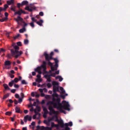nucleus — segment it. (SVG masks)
I'll use <instances>...</instances> for the list:
<instances>
[{"label":"nucleus","instance_id":"obj_12","mask_svg":"<svg viewBox=\"0 0 130 130\" xmlns=\"http://www.w3.org/2000/svg\"><path fill=\"white\" fill-rule=\"evenodd\" d=\"M15 112L18 113H21L22 112H20V108L17 106L15 108Z\"/></svg>","mask_w":130,"mask_h":130},{"label":"nucleus","instance_id":"obj_7","mask_svg":"<svg viewBox=\"0 0 130 130\" xmlns=\"http://www.w3.org/2000/svg\"><path fill=\"white\" fill-rule=\"evenodd\" d=\"M48 65L50 66L51 70L52 71H54L55 70H57V68H55L53 66L52 63L51 62H48Z\"/></svg>","mask_w":130,"mask_h":130},{"label":"nucleus","instance_id":"obj_4","mask_svg":"<svg viewBox=\"0 0 130 130\" xmlns=\"http://www.w3.org/2000/svg\"><path fill=\"white\" fill-rule=\"evenodd\" d=\"M36 9V7L34 6V4H30L29 6H27L25 8V9L28 11L32 12L34 10H35Z\"/></svg>","mask_w":130,"mask_h":130},{"label":"nucleus","instance_id":"obj_20","mask_svg":"<svg viewBox=\"0 0 130 130\" xmlns=\"http://www.w3.org/2000/svg\"><path fill=\"white\" fill-rule=\"evenodd\" d=\"M42 67H41V66L38 67H37L36 69H35V71L36 72H38L39 71H40Z\"/></svg>","mask_w":130,"mask_h":130},{"label":"nucleus","instance_id":"obj_51","mask_svg":"<svg viewBox=\"0 0 130 130\" xmlns=\"http://www.w3.org/2000/svg\"><path fill=\"white\" fill-rule=\"evenodd\" d=\"M21 5V4L20 3H18L17 4V7L19 9Z\"/></svg>","mask_w":130,"mask_h":130},{"label":"nucleus","instance_id":"obj_34","mask_svg":"<svg viewBox=\"0 0 130 130\" xmlns=\"http://www.w3.org/2000/svg\"><path fill=\"white\" fill-rule=\"evenodd\" d=\"M9 96V94L8 93H7V94L3 96V99H6L7 97H8Z\"/></svg>","mask_w":130,"mask_h":130},{"label":"nucleus","instance_id":"obj_8","mask_svg":"<svg viewBox=\"0 0 130 130\" xmlns=\"http://www.w3.org/2000/svg\"><path fill=\"white\" fill-rule=\"evenodd\" d=\"M14 20L18 23V24H19V21L21 22L23 21V19L20 16H18L17 18H14Z\"/></svg>","mask_w":130,"mask_h":130},{"label":"nucleus","instance_id":"obj_32","mask_svg":"<svg viewBox=\"0 0 130 130\" xmlns=\"http://www.w3.org/2000/svg\"><path fill=\"white\" fill-rule=\"evenodd\" d=\"M29 43V40L27 39H25L24 41V43L25 44L27 45Z\"/></svg>","mask_w":130,"mask_h":130},{"label":"nucleus","instance_id":"obj_59","mask_svg":"<svg viewBox=\"0 0 130 130\" xmlns=\"http://www.w3.org/2000/svg\"><path fill=\"white\" fill-rule=\"evenodd\" d=\"M14 104H18V102L16 100V99H15L14 101Z\"/></svg>","mask_w":130,"mask_h":130},{"label":"nucleus","instance_id":"obj_31","mask_svg":"<svg viewBox=\"0 0 130 130\" xmlns=\"http://www.w3.org/2000/svg\"><path fill=\"white\" fill-rule=\"evenodd\" d=\"M43 110L44 111V113L47 114L48 113V111L46 108H44Z\"/></svg>","mask_w":130,"mask_h":130},{"label":"nucleus","instance_id":"obj_47","mask_svg":"<svg viewBox=\"0 0 130 130\" xmlns=\"http://www.w3.org/2000/svg\"><path fill=\"white\" fill-rule=\"evenodd\" d=\"M16 90L15 89H12L11 90V92L14 93H15Z\"/></svg>","mask_w":130,"mask_h":130},{"label":"nucleus","instance_id":"obj_11","mask_svg":"<svg viewBox=\"0 0 130 130\" xmlns=\"http://www.w3.org/2000/svg\"><path fill=\"white\" fill-rule=\"evenodd\" d=\"M43 23V21L42 20H40L39 21L36 22V23L40 26H42V24Z\"/></svg>","mask_w":130,"mask_h":130},{"label":"nucleus","instance_id":"obj_28","mask_svg":"<svg viewBox=\"0 0 130 130\" xmlns=\"http://www.w3.org/2000/svg\"><path fill=\"white\" fill-rule=\"evenodd\" d=\"M52 85L53 86H55L56 85H59V83L56 81H53L52 82Z\"/></svg>","mask_w":130,"mask_h":130},{"label":"nucleus","instance_id":"obj_17","mask_svg":"<svg viewBox=\"0 0 130 130\" xmlns=\"http://www.w3.org/2000/svg\"><path fill=\"white\" fill-rule=\"evenodd\" d=\"M56 74L55 73H52L51 75H48V74L45 75V77H47V76L49 77V76H52L53 77H55Z\"/></svg>","mask_w":130,"mask_h":130},{"label":"nucleus","instance_id":"obj_38","mask_svg":"<svg viewBox=\"0 0 130 130\" xmlns=\"http://www.w3.org/2000/svg\"><path fill=\"white\" fill-rule=\"evenodd\" d=\"M13 80L14 81V83H17L19 81V79L17 78H14V80Z\"/></svg>","mask_w":130,"mask_h":130},{"label":"nucleus","instance_id":"obj_39","mask_svg":"<svg viewBox=\"0 0 130 130\" xmlns=\"http://www.w3.org/2000/svg\"><path fill=\"white\" fill-rule=\"evenodd\" d=\"M54 60L55 61V63H58L59 62V60H58L57 58H54Z\"/></svg>","mask_w":130,"mask_h":130},{"label":"nucleus","instance_id":"obj_3","mask_svg":"<svg viewBox=\"0 0 130 130\" xmlns=\"http://www.w3.org/2000/svg\"><path fill=\"white\" fill-rule=\"evenodd\" d=\"M48 106V109L50 111L49 114L50 115H52V114H55V115H57L59 113V112L58 111H56L53 109V106H52V104H47V102L46 104Z\"/></svg>","mask_w":130,"mask_h":130},{"label":"nucleus","instance_id":"obj_37","mask_svg":"<svg viewBox=\"0 0 130 130\" xmlns=\"http://www.w3.org/2000/svg\"><path fill=\"white\" fill-rule=\"evenodd\" d=\"M11 114V112L10 111H7L5 113L6 115L10 116Z\"/></svg>","mask_w":130,"mask_h":130},{"label":"nucleus","instance_id":"obj_22","mask_svg":"<svg viewBox=\"0 0 130 130\" xmlns=\"http://www.w3.org/2000/svg\"><path fill=\"white\" fill-rule=\"evenodd\" d=\"M34 109H36V110L38 112H40L41 111V108L38 105L36 106V108Z\"/></svg>","mask_w":130,"mask_h":130},{"label":"nucleus","instance_id":"obj_27","mask_svg":"<svg viewBox=\"0 0 130 130\" xmlns=\"http://www.w3.org/2000/svg\"><path fill=\"white\" fill-rule=\"evenodd\" d=\"M14 84V82L13 80H11L10 82L9 83V85L10 87H11L12 86L13 84Z\"/></svg>","mask_w":130,"mask_h":130},{"label":"nucleus","instance_id":"obj_55","mask_svg":"<svg viewBox=\"0 0 130 130\" xmlns=\"http://www.w3.org/2000/svg\"><path fill=\"white\" fill-rule=\"evenodd\" d=\"M60 96L63 99H65V95H61Z\"/></svg>","mask_w":130,"mask_h":130},{"label":"nucleus","instance_id":"obj_18","mask_svg":"<svg viewBox=\"0 0 130 130\" xmlns=\"http://www.w3.org/2000/svg\"><path fill=\"white\" fill-rule=\"evenodd\" d=\"M11 64V62L9 60H7L5 62V65L6 66H9Z\"/></svg>","mask_w":130,"mask_h":130},{"label":"nucleus","instance_id":"obj_13","mask_svg":"<svg viewBox=\"0 0 130 130\" xmlns=\"http://www.w3.org/2000/svg\"><path fill=\"white\" fill-rule=\"evenodd\" d=\"M58 123L62 127H64V124L62 120H61L60 121H59L58 122Z\"/></svg>","mask_w":130,"mask_h":130},{"label":"nucleus","instance_id":"obj_62","mask_svg":"<svg viewBox=\"0 0 130 130\" xmlns=\"http://www.w3.org/2000/svg\"><path fill=\"white\" fill-rule=\"evenodd\" d=\"M42 68L43 69V71L44 72L46 71V67H42Z\"/></svg>","mask_w":130,"mask_h":130},{"label":"nucleus","instance_id":"obj_24","mask_svg":"<svg viewBox=\"0 0 130 130\" xmlns=\"http://www.w3.org/2000/svg\"><path fill=\"white\" fill-rule=\"evenodd\" d=\"M52 96L53 98L54 97H58V94L56 92H53V93L52 95Z\"/></svg>","mask_w":130,"mask_h":130},{"label":"nucleus","instance_id":"obj_33","mask_svg":"<svg viewBox=\"0 0 130 130\" xmlns=\"http://www.w3.org/2000/svg\"><path fill=\"white\" fill-rule=\"evenodd\" d=\"M57 115H55L54 116V117H55V118L56 119V120H55V121L58 122H59V120L58 119V118Z\"/></svg>","mask_w":130,"mask_h":130},{"label":"nucleus","instance_id":"obj_42","mask_svg":"<svg viewBox=\"0 0 130 130\" xmlns=\"http://www.w3.org/2000/svg\"><path fill=\"white\" fill-rule=\"evenodd\" d=\"M31 119H32L31 117V116H29L28 115V119H28V120L29 121H30L31 120Z\"/></svg>","mask_w":130,"mask_h":130},{"label":"nucleus","instance_id":"obj_21","mask_svg":"<svg viewBox=\"0 0 130 130\" xmlns=\"http://www.w3.org/2000/svg\"><path fill=\"white\" fill-rule=\"evenodd\" d=\"M26 29L25 27H23L22 29L19 30V32L20 33H22L26 31Z\"/></svg>","mask_w":130,"mask_h":130},{"label":"nucleus","instance_id":"obj_56","mask_svg":"<svg viewBox=\"0 0 130 130\" xmlns=\"http://www.w3.org/2000/svg\"><path fill=\"white\" fill-rule=\"evenodd\" d=\"M21 95L22 97L21 98L23 99L24 98V94L23 93H21Z\"/></svg>","mask_w":130,"mask_h":130},{"label":"nucleus","instance_id":"obj_46","mask_svg":"<svg viewBox=\"0 0 130 130\" xmlns=\"http://www.w3.org/2000/svg\"><path fill=\"white\" fill-rule=\"evenodd\" d=\"M32 20L34 22H37V20L35 19L34 18L32 17L31 18Z\"/></svg>","mask_w":130,"mask_h":130},{"label":"nucleus","instance_id":"obj_1","mask_svg":"<svg viewBox=\"0 0 130 130\" xmlns=\"http://www.w3.org/2000/svg\"><path fill=\"white\" fill-rule=\"evenodd\" d=\"M52 101H49L47 102V104H52L54 108H56L58 110L60 111L62 108L69 111L70 110L69 108L70 105L68 102H66L63 105L60 103V100L59 98L56 99L55 98H52Z\"/></svg>","mask_w":130,"mask_h":130},{"label":"nucleus","instance_id":"obj_5","mask_svg":"<svg viewBox=\"0 0 130 130\" xmlns=\"http://www.w3.org/2000/svg\"><path fill=\"white\" fill-rule=\"evenodd\" d=\"M22 13H23L24 14H27V13L23 11L22 9H21L20 10L18 11H17L15 12L14 13V15L18 14L19 15H20Z\"/></svg>","mask_w":130,"mask_h":130},{"label":"nucleus","instance_id":"obj_10","mask_svg":"<svg viewBox=\"0 0 130 130\" xmlns=\"http://www.w3.org/2000/svg\"><path fill=\"white\" fill-rule=\"evenodd\" d=\"M73 125V123L72 122H70L68 123H66L64 124V126H71Z\"/></svg>","mask_w":130,"mask_h":130},{"label":"nucleus","instance_id":"obj_49","mask_svg":"<svg viewBox=\"0 0 130 130\" xmlns=\"http://www.w3.org/2000/svg\"><path fill=\"white\" fill-rule=\"evenodd\" d=\"M7 57L8 58H11V55L10 54H8L7 55Z\"/></svg>","mask_w":130,"mask_h":130},{"label":"nucleus","instance_id":"obj_44","mask_svg":"<svg viewBox=\"0 0 130 130\" xmlns=\"http://www.w3.org/2000/svg\"><path fill=\"white\" fill-rule=\"evenodd\" d=\"M17 44L18 46H21L22 45L21 43L20 42H18L17 43Z\"/></svg>","mask_w":130,"mask_h":130},{"label":"nucleus","instance_id":"obj_54","mask_svg":"<svg viewBox=\"0 0 130 130\" xmlns=\"http://www.w3.org/2000/svg\"><path fill=\"white\" fill-rule=\"evenodd\" d=\"M0 51L1 52H5V50L3 48H1L0 49Z\"/></svg>","mask_w":130,"mask_h":130},{"label":"nucleus","instance_id":"obj_2","mask_svg":"<svg viewBox=\"0 0 130 130\" xmlns=\"http://www.w3.org/2000/svg\"><path fill=\"white\" fill-rule=\"evenodd\" d=\"M12 46L13 47V48L11 49L10 50L12 55L13 56L15 55V57L16 58H17L18 56L20 55L22 53V51H19V47L17 45H16L15 44H13Z\"/></svg>","mask_w":130,"mask_h":130},{"label":"nucleus","instance_id":"obj_26","mask_svg":"<svg viewBox=\"0 0 130 130\" xmlns=\"http://www.w3.org/2000/svg\"><path fill=\"white\" fill-rule=\"evenodd\" d=\"M46 63L45 61H44L43 62V64L41 65V67H46Z\"/></svg>","mask_w":130,"mask_h":130},{"label":"nucleus","instance_id":"obj_64","mask_svg":"<svg viewBox=\"0 0 130 130\" xmlns=\"http://www.w3.org/2000/svg\"><path fill=\"white\" fill-rule=\"evenodd\" d=\"M3 19L4 20V21H7L8 20V17H5L4 18H3Z\"/></svg>","mask_w":130,"mask_h":130},{"label":"nucleus","instance_id":"obj_25","mask_svg":"<svg viewBox=\"0 0 130 130\" xmlns=\"http://www.w3.org/2000/svg\"><path fill=\"white\" fill-rule=\"evenodd\" d=\"M45 75L44 76V77L45 78H46L47 79V81L49 82H51V80L50 78V76H49V77L47 76V77H45Z\"/></svg>","mask_w":130,"mask_h":130},{"label":"nucleus","instance_id":"obj_63","mask_svg":"<svg viewBox=\"0 0 130 130\" xmlns=\"http://www.w3.org/2000/svg\"><path fill=\"white\" fill-rule=\"evenodd\" d=\"M60 112L62 113H63L64 114L66 113L65 111L64 110H63L62 109H61V110H60Z\"/></svg>","mask_w":130,"mask_h":130},{"label":"nucleus","instance_id":"obj_6","mask_svg":"<svg viewBox=\"0 0 130 130\" xmlns=\"http://www.w3.org/2000/svg\"><path fill=\"white\" fill-rule=\"evenodd\" d=\"M44 55L45 56V60L46 61H48V62H49L50 61H49V58L50 57V55L47 54L46 52L44 53Z\"/></svg>","mask_w":130,"mask_h":130},{"label":"nucleus","instance_id":"obj_15","mask_svg":"<svg viewBox=\"0 0 130 130\" xmlns=\"http://www.w3.org/2000/svg\"><path fill=\"white\" fill-rule=\"evenodd\" d=\"M14 0H10L7 1V3L8 5H10L11 4L14 3Z\"/></svg>","mask_w":130,"mask_h":130},{"label":"nucleus","instance_id":"obj_14","mask_svg":"<svg viewBox=\"0 0 130 130\" xmlns=\"http://www.w3.org/2000/svg\"><path fill=\"white\" fill-rule=\"evenodd\" d=\"M28 4V2L27 1H22L21 3V5H27Z\"/></svg>","mask_w":130,"mask_h":130},{"label":"nucleus","instance_id":"obj_53","mask_svg":"<svg viewBox=\"0 0 130 130\" xmlns=\"http://www.w3.org/2000/svg\"><path fill=\"white\" fill-rule=\"evenodd\" d=\"M15 96L16 98L18 99L19 98V94H16L15 95Z\"/></svg>","mask_w":130,"mask_h":130},{"label":"nucleus","instance_id":"obj_16","mask_svg":"<svg viewBox=\"0 0 130 130\" xmlns=\"http://www.w3.org/2000/svg\"><path fill=\"white\" fill-rule=\"evenodd\" d=\"M3 86L5 89L6 90H10V88H9L8 85L6 84H4L3 85Z\"/></svg>","mask_w":130,"mask_h":130},{"label":"nucleus","instance_id":"obj_29","mask_svg":"<svg viewBox=\"0 0 130 130\" xmlns=\"http://www.w3.org/2000/svg\"><path fill=\"white\" fill-rule=\"evenodd\" d=\"M28 117V115H27L24 118V121L25 122H26Z\"/></svg>","mask_w":130,"mask_h":130},{"label":"nucleus","instance_id":"obj_45","mask_svg":"<svg viewBox=\"0 0 130 130\" xmlns=\"http://www.w3.org/2000/svg\"><path fill=\"white\" fill-rule=\"evenodd\" d=\"M34 111L35 113V115H36V116L38 115V114L39 112L37 111L36 110V109H34Z\"/></svg>","mask_w":130,"mask_h":130},{"label":"nucleus","instance_id":"obj_30","mask_svg":"<svg viewBox=\"0 0 130 130\" xmlns=\"http://www.w3.org/2000/svg\"><path fill=\"white\" fill-rule=\"evenodd\" d=\"M4 8H3L4 11H6V9L8 7V6L7 4H5L4 5Z\"/></svg>","mask_w":130,"mask_h":130},{"label":"nucleus","instance_id":"obj_52","mask_svg":"<svg viewBox=\"0 0 130 130\" xmlns=\"http://www.w3.org/2000/svg\"><path fill=\"white\" fill-rule=\"evenodd\" d=\"M14 87L15 88H18L19 87V86L18 85L15 84L14 85Z\"/></svg>","mask_w":130,"mask_h":130},{"label":"nucleus","instance_id":"obj_60","mask_svg":"<svg viewBox=\"0 0 130 130\" xmlns=\"http://www.w3.org/2000/svg\"><path fill=\"white\" fill-rule=\"evenodd\" d=\"M39 14L41 16H43V12H39Z\"/></svg>","mask_w":130,"mask_h":130},{"label":"nucleus","instance_id":"obj_58","mask_svg":"<svg viewBox=\"0 0 130 130\" xmlns=\"http://www.w3.org/2000/svg\"><path fill=\"white\" fill-rule=\"evenodd\" d=\"M70 128L68 126H66L65 128V130H70Z\"/></svg>","mask_w":130,"mask_h":130},{"label":"nucleus","instance_id":"obj_40","mask_svg":"<svg viewBox=\"0 0 130 130\" xmlns=\"http://www.w3.org/2000/svg\"><path fill=\"white\" fill-rule=\"evenodd\" d=\"M18 99V103H21L23 99L20 98H19Z\"/></svg>","mask_w":130,"mask_h":130},{"label":"nucleus","instance_id":"obj_23","mask_svg":"<svg viewBox=\"0 0 130 130\" xmlns=\"http://www.w3.org/2000/svg\"><path fill=\"white\" fill-rule=\"evenodd\" d=\"M55 78L56 79H59V81L60 82L63 79V78L61 77L60 76H58L56 77H55Z\"/></svg>","mask_w":130,"mask_h":130},{"label":"nucleus","instance_id":"obj_9","mask_svg":"<svg viewBox=\"0 0 130 130\" xmlns=\"http://www.w3.org/2000/svg\"><path fill=\"white\" fill-rule=\"evenodd\" d=\"M53 92H56L59 91V88L58 87L54 86H53Z\"/></svg>","mask_w":130,"mask_h":130},{"label":"nucleus","instance_id":"obj_57","mask_svg":"<svg viewBox=\"0 0 130 130\" xmlns=\"http://www.w3.org/2000/svg\"><path fill=\"white\" fill-rule=\"evenodd\" d=\"M19 36H20V34H18L15 36V37H14V39H16V38H18V37H19Z\"/></svg>","mask_w":130,"mask_h":130},{"label":"nucleus","instance_id":"obj_41","mask_svg":"<svg viewBox=\"0 0 130 130\" xmlns=\"http://www.w3.org/2000/svg\"><path fill=\"white\" fill-rule=\"evenodd\" d=\"M47 86L48 88H50L52 86V85L51 83H49L47 84Z\"/></svg>","mask_w":130,"mask_h":130},{"label":"nucleus","instance_id":"obj_43","mask_svg":"<svg viewBox=\"0 0 130 130\" xmlns=\"http://www.w3.org/2000/svg\"><path fill=\"white\" fill-rule=\"evenodd\" d=\"M51 126L52 127H57L56 126V125L54 124V122H52L51 123Z\"/></svg>","mask_w":130,"mask_h":130},{"label":"nucleus","instance_id":"obj_48","mask_svg":"<svg viewBox=\"0 0 130 130\" xmlns=\"http://www.w3.org/2000/svg\"><path fill=\"white\" fill-rule=\"evenodd\" d=\"M30 26L32 27H34L35 26L34 25L33 22H31L30 23Z\"/></svg>","mask_w":130,"mask_h":130},{"label":"nucleus","instance_id":"obj_19","mask_svg":"<svg viewBox=\"0 0 130 130\" xmlns=\"http://www.w3.org/2000/svg\"><path fill=\"white\" fill-rule=\"evenodd\" d=\"M11 10L15 12L16 11V7L14 5H12L11 7Z\"/></svg>","mask_w":130,"mask_h":130},{"label":"nucleus","instance_id":"obj_35","mask_svg":"<svg viewBox=\"0 0 130 130\" xmlns=\"http://www.w3.org/2000/svg\"><path fill=\"white\" fill-rule=\"evenodd\" d=\"M21 83L22 84L27 85V83L26 82L25 80H22L21 81Z\"/></svg>","mask_w":130,"mask_h":130},{"label":"nucleus","instance_id":"obj_50","mask_svg":"<svg viewBox=\"0 0 130 130\" xmlns=\"http://www.w3.org/2000/svg\"><path fill=\"white\" fill-rule=\"evenodd\" d=\"M54 67L55 68H57H57L58 67V63H55V64L54 65Z\"/></svg>","mask_w":130,"mask_h":130},{"label":"nucleus","instance_id":"obj_61","mask_svg":"<svg viewBox=\"0 0 130 130\" xmlns=\"http://www.w3.org/2000/svg\"><path fill=\"white\" fill-rule=\"evenodd\" d=\"M46 83L43 84L41 86V87L42 88L43 87H46Z\"/></svg>","mask_w":130,"mask_h":130},{"label":"nucleus","instance_id":"obj_36","mask_svg":"<svg viewBox=\"0 0 130 130\" xmlns=\"http://www.w3.org/2000/svg\"><path fill=\"white\" fill-rule=\"evenodd\" d=\"M42 81V80L40 78H37L36 80V81L39 83H40Z\"/></svg>","mask_w":130,"mask_h":130}]
</instances>
